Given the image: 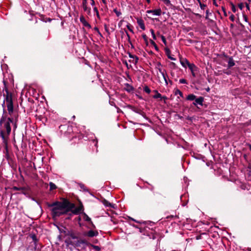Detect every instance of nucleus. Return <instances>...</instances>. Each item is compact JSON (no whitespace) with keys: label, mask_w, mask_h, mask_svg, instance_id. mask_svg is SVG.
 <instances>
[{"label":"nucleus","mask_w":251,"mask_h":251,"mask_svg":"<svg viewBox=\"0 0 251 251\" xmlns=\"http://www.w3.org/2000/svg\"><path fill=\"white\" fill-rule=\"evenodd\" d=\"M48 206L52 207L51 213L53 218L67 214L70 211L75 215L79 213L75 207V204L67 199H64L62 201H56L52 203H48Z\"/></svg>","instance_id":"1"},{"label":"nucleus","mask_w":251,"mask_h":251,"mask_svg":"<svg viewBox=\"0 0 251 251\" xmlns=\"http://www.w3.org/2000/svg\"><path fill=\"white\" fill-rule=\"evenodd\" d=\"M11 124L13 125L14 129L15 130L17 128L16 122H14L13 118L8 117L7 113H5V110L3 108V113L0 119V125L1 126L0 136L4 144L6 153H8V139L11 131Z\"/></svg>","instance_id":"2"},{"label":"nucleus","mask_w":251,"mask_h":251,"mask_svg":"<svg viewBox=\"0 0 251 251\" xmlns=\"http://www.w3.org/2000/svg\"><path fill=\"white\" fill-rule=\"evenodd\" d=\"M5 90L6 91V95H4V99L2 104V107H4L5 102H6V106L8 114L11 116L13 113V102L12 100V96L11 93H10L8 89L5 87Z\"/></svg>","instance_id":"3"},{"label":"nucleus","mask_w":251,"mask_h":251,"mask_svg":"<svg viewBox=\"0 0 251 251\" xmlns=\"http://www.w3.org/2000/svg\"><path fill=\"white\" fill-rule=\"evenodd\" d=\"M71 244L73 245L75 247H81L82 246H88L89 245L85 239H77L76 241H74L71 242Z\"/></svg>","instance_id":"4"},{"label":"nucleus","mask_w":251,"mask_h":251,"mask_svg":"<svg viewBox=\"0 0 251 251\" xmlns=\"http://www.w3.org/2000/svg\"><path fill=\"white\" fill-rule=\"evenodd\" d=\"M99 235V233L97 230H90L87 232L84 233L83 235L88 237H96Z\"/></svg>","instance_id":"5"},{"label":"nucleus","mask_w":251,"mask_h":251,"mask_svg":"<svg viewBox=\"0 0 251 251\" xmlns=\"http://www.w3.org/2000/svg\"><path fill=\"white\" fill-rule=\"evenodd\" d=\"M128 107L130 108L132 111L134 112L137 113L138 114L141 115L142 116H143L144 118L146 119V114L144 112H143L141 109H138L136 107H133L131 105H128Z\"/></svg>","instance_id":"6"},{"label":"nucleus","mask_w":251,"mask_h":251,"mask_svg":"<svg viewBox=\"0 0 251 251\" xmlns=\"http://www.w3.org/2000/svg\"><path fill=\"white\" fill-rule=\"evenodd\" d=\"M189 69L190 70L192 76L195 77L196 76V72L198 71V67L194 64L191 63L188 66Z\"/></svg>","instance_id":"7"},{"label":"nucleus","mask_w":251,"mask_h":251,"mask_svg":"<svg viewBox=\"0 0 251 251\" xmlns=\"http://www.w3.org/2000/svg\"><path fill=\"white\" fill-rule=\"evenodd\" d=\"M195 101L193 102V104L196 106H198V105L202 106L203 102L204 101V98L202 97H199L198 98H196Z\"/></svg>","instance_id":"8"},{"label":"nucleus","mask_w":251,"mask_h":251,"mask_svg":"<svg viewBox=\"0 0 251 251\" xmlns=\"http://www.w3.org/2000/svg\"><path fill=\"white\" fill-rule=\"evenodd\" d=\"M161 10L160 8L154 10H149L147 11L148 14H151L153 16H160L161 14Z\"/></svg>","instance_id":"9"},{"label":"nucleus","mask_w":251,"mask_h":251,"mask_svg":"<svg viewBox=\"0 0 251 251\" xmlns=\"http://www.w3.org/2000/svg\"><path fill=\"white\" fill-rule=\"evenodd\" d=\"M82 7L83 10L87 12L88 14H90L91 13V8L88 7L87 6V0H82Z\"/></svg>","instance_id":"10"},{"label":"nucleus","mask_w":251,"mask_h":251,"mask_svg":"<svg viewBox=\"0 0 251 251\" xmlns=\"http://www.w3.org/2000/svg\"><path fill=\"white\" fill-rule=\"evenodd\" d=\"M79 20L84 26L88 27V28H91V25L86 21L83 16L80 17Z\"/></svg>","instance_id":"11"},{"label":"nucleus","mask_w":251,"mask_h":251,"mask_svg":"<svg viewBox=\"0 0 251 251\" xmlns=\"http://www.w3.org/2000/svg\"><path fill=\"white\" fill-rule=\"evenodd\" d=\"M128 56H129V58L133 59L132 60H129V61L130 62H132V63H134L135 64H136L138 62V60H139V58L137 56L132 55L130 52L128 53Z\"/></svg>","instance_id":"12"},{"label":"nucleus","mask_w":251,"mask_h":251,"mask_svg":"<svg viewBox=\"0 0 251 251\" xmlns=\"http://www.w3.org/2000/svg\"><path fill=\"white\" fill-rule=\"evenodd\" d=\"M180 63L182 66L185 68H186L187 66L188 67L189 64H191L186 58H180Z\"/></svg>","instance_id":"13"},{"label":"nucleus","mask_w":251,"mask_h":251,"mask_svg":"<svg viewBox=\"0 0 251 251\" xmlns=\"http://www.w3.org/2000/svg\"><path fill=\"white\" fill-rule=\"evenodd\" d=\"M137 24L142 30L145 29V25L144 21L142 19H137Z\"/></svg>","instance_id":"14"},{"label":"nucleus","mask_w":251,"mask_h":251,"mask_svg":"<svg viewBox=\"0 0 251 251\" xmlns=\"http://www.w3.org/2000/svg\"><path fill=\"white\" fill-rule=\"evenodd\" d=\"M235 65L234 61L232 58V57H229V59L228 61V68H230L231 67L234 66Z\"/></svg>","instance_id":"15"},{"label":"nucleus","mask_w":251,"mask_h":251,"mask_svg":"<svg viewBox=\"0 0 251 251\" xmlns=\"http://www.w3.org/2000/svg\"><path fill=\"white\" fill-rule=\"evenodd\" d=\"M83 219L84 221L90 223L92 225V226L95 227V226L91 221V218L85 213H83Z\"/></svg>","instance_id":"16"},{"label":"nucleus","mask_w":251,"mask_h":251,"mask_svg":"<svg viewBox=\"0 0 251 251\" xmlns=\"http://www.w3.org/2000/svg\"><path fill=\"white\" fill-rule=\"evenodd\" d=\"M126 85V88H125V90L128 92H131L132 91H133L134 90V88L130 84H128V83H126L125 84Z\"/></svg>","instance_id":"17"},{"label":"nucleus","mask_w":251,"mask_h":251,"mask_svg":"<svg viewBox=\"0 0 251 251\" xmlns=\"http://www.w3.org/2000/svg\"><path fill=\"white\" fill-rule=\"evenodd\" d=\"M103 204L106 207H110L111 208H114V204L110 203L108 201L104 200L103 202Z\"/></svg>","instance_id":"18"},{"label":"nucleus","mask_w":251,"mask_h":251,"mask_svg":"<svg viewBox=\"0 0 251 251\" xmlns=\"http://www.w3.org/2000/svg\"><path fill=\"white\" fill-rule=\"evenodd\" d=\"M196 98V96L194 94H191L187 96V97H186V100H188L192 101L194 100Z\"/></svg>","instance_id":"19"},{"label":"nucleus","mask_w":251,"mask_h":251,"mask_svg":"<svg viewBox=\"0 0 251 251\" xmlns=\"http://www.w3.org/2000/svg\"><path fill=\"white\" fill-rule=\"evenodd\" d=\"M162 76L164 80V81H165V85L167 86L168 85V79H167V78L168 77V76L166 73V72H165V73H162Z\"/></svg>","instance_id":"20"},{"label":"nucleus","mask_w":251,"mask_h":251,"mask_svg":"<svg viewBox=\"0 0 251 251\" xmlns=\"http://www.w3.org/2000/svg\"><path fill=\"white\" fill-rule=\"evenodd\" d=\"M50 190L52 191L57 188L56 185L52 182L49 183Z\"/></svg>","instance_id":"21"},{"label":"nucleus","mask_w":251,"mask_h":251,"mask_svg":"<svg viewBox=\"0 0 251 251\" xmlns=\"http://www.w3.org/2000/svg\"><path fill=\"white\" fill-rule=\"evenodd\" d=\"M154 92L156 93V94L153 96V98L154 99L162 98V95L157 90H154Z\"/></svg>","instance_id":"22"},{"label":"nucleus","mask_w":251,"mask_h":251,"mask_svg":"<svg viewBox=\"0 0 251 251\" xmlns=\"http://www.w3.org/2000/svg\"><path fill=\"white\" fill-rule=\"evenodd\" d=\"M174 94L175 95H179L180 97H183V93L178 89L175 90Z\"/></svg>","instance_id":"23"},{"label":"nucleus","mask_w":251,"mask_h":251,"mask_svg":"<svg viewBox=\"0 0 251 251\" xmlns=\"http://www.w3.org/2000/svg\"><path fill=\"white\" fill-rule=\"evenodd\" d=\"M89 246L92 247L94 249H95L97 251H100V248L98 246L94 245L89 243Z\"/></svg>","instance_id":"24"},{"label":"nucleus","mask_w":251,"mask_h":251,"mask_svg":"<svg viewBox=\"0 0 251 251\" xmlns=\"http://www.w3.org/2000/svg\"><path fill=\"white\" fill-rule=\"evenodd\" d=\"M70 236L71 237V239H78V237L76 235V234L75 233H72L70 234Z\"/></svg>","instance_id":"25"},{"label":"nucleus","mask_w":251,"mask_h":251,"mask_svg":"<svg viewBox=\"0 0 251 251\" xmlns=\"http://www.w3.org/2000/svg\"><path fill=\"white\" fill-rule=\"evenodd\" d=\"M79 186L80 188L82 189L84 191L88 192V190L86 188L85 185L82 183H79Z\"/></svg>","instance_id":"26"},{"label":"nucleus","mask_w":251,"mask_h":251,"mask_svg":"<svg viewBox=\"0 0 251 251\" xmlns=\"http://www.w3.org/2000/svg\"><path fill=\"white\" fill-rule=\"evenodd\" d=\"M143 90L147 93L150 94L151 92V89L149 88V87L147 86H145L143 88Z\"/></svg>","instance_id":"27"},{"label":"nucleus","mask_w":251,"mask_h":251,"mask_svg":"<svg viewBox=\"0 0 251 251\" xmlns=\"http://www.w3.org/2000/svg\"><path fill=\"white\" fill-rule=\"evenodd\" d=\"M150 42H151V44L154 46L155 49L156 50H158V48L157 46L155 44V43L153 40H151Z\"/></svg>","instance_id":"28"},{"label":"nucleus","mask_w":251,"mask_h":251,"mask_svg":"<svg viewBox=\"0 0 251 251\" xmlns=\"http://www.w3.org/2000/svg\"><path fill=\"white\" fill-rule=\"evenodd\" d=\"M198 0L199 1V4H200V6L201 8V9H202V10H204L205 7L206 6V5L205 4H202L200 0Z\"/></svg>","instance_id":"29"},{"label":"nucleus","mask_w":251,"mask_h":251,"mask_svg":"<svg viewBox=\"0 0 251 251\" xmlns=\"http://www.w3.org/2000/svg\"><path fill=\"white\" fill-rule=\"evenodd\" d=\"M150 32L151 34V36H152V38L154 39V40H156V36L155 35V33H154V30L152 29H150Z\"/></svg>","instance_id":"30"},{"label":"nucleus","mask_w":251,"mask_h":251,"mask_svg":"<svg viewBox=\"0 0 251 251\" xmlns=\"http://www.w3.org/2000/svg\"><path fill=\"white\" fill-rule=\"evenodd\" d=\"M31 237L32 240L36 243L38 241L36 236L35 234L31 235Z\"/></svg>","instance_id":"31"},{"label":"nucleus","mask_w":251,"mask_h":251,"mask_svg":"<svg viewBox=\"0 0 251 251\" xmlns=\"http://www.w3.org/2000/svg\"><path fill=\"white\" fill-rule=\"evenodd\" d=\"M160 37H161L162 41L163 42V43L165 45H167V41H166V38H165V36L162 35H160Z\"/></svg>","instance_id":"32"},{"label":"nucleus","mask_w":251,"mask_h":251,"mask_svg":"<svg viewBox=\"0 0 251 251\" xmlns=\"http://www.w3.org/2000/svg\"><path fill=\"white\" fill-rule=\"evenodd\" d=\"M179 83H181V84H188L187 81L184 78L180 79L179 80Z\"/></svg>","instance_id":"33"},{"label":"nucleus","mask_w":251,"mask_h":251,"mask_svg":"<svg viewBox=\"0 0 251 251\" xmlns=\"http://www.w3.org/2000/svg\"><path fill=\"white\" fill-rule=\"evenodd\" d=\"M113 11L117 17H119L122 14V13L120 11H118L116 9H114Z\"/></svg>","instance_id":"34"},{"label":"nucleus","mask_w":251,"mask_h":251,"mask_svg":"<svg viewBox=\"0 0 251 251\" xmlns=\"http://www.w3.org/2000/svg\"><path fill=\"white\" fill-rule=\"evenodd\" d=\"M156 68L158 70V71L159 72L161 75L162 73H165V72H166V70H162L161 68H158L157 67H156Z\"/></svg>","instance_id":"35"},{"label":"nucleus","mask_w":251,"mask_h":251,"mask_svg":"<svg viewBox=\"0 0 251 251\" xmlns=\"http://www.w3.org/2000/svg\"><path fill=\"white\" fill-rule=\"evenodd\" d=\"M76 208L79 211V213L83 210V207L82 204H81L79 206L76 207Z\"/></svg>","instance_id":"36"},{"label":"nucleus","mask_w":251,"mask_h":251,"mask_svg":"<svg viewBox=\"0 0 251 251\" xmlns=\"http://www.w3.org/2000/svg\"><path fill=\"white\" fill-rule=\"evenodd\" d=\"M126 27L127 28V29L131 32L133 33V31L132 30V29L131 28V25L130 24H127L126 25Z\"/></svg>","instance_id":"37"},{"label":"nucleus","mask_w":251,"mask_h":251,"mask_svg":"<svg viewBox=\"0 0 251 251\" xmlns=\"http://www.w3.org/2000/svg\"><path fill=\"white\" fill-rule=\"evenodd\" d=\"M126 36H127V38H128V41H129V42L130 44H131V41H130V36H129V35L128 33L127 32V31H126ZM131 45L132 47H133V45H132V44H131Z\"/></svg>","instance_id":"38"},{"label":"nucleus","mask_w":251,"mask_h":251,"mask_svg":"<svg viewBox=\"0 0 251 251\" xmlns=\"http://www.w3.org/2000/svg\"><path fill=\"white\" fill-rule=\"evenodd\" d=\"M229 19L232 21V22H234V19H235V17L234 16V15L233 14H231V15L229 17Z\"/></svg>","instance_id":"39"},{"label":"nucleus","mask_w":251,"mask_h":251,"mask_svg":"<svg viewBox=\"0 0 251 251\" xmlns=\"http://www.w3.org/2000/svg\"><path fill=\"white\" fill-rule=\"evenodd\" d=\"M222 10H223V12L224 13V15L225 16H227V14H226V8L222 6Z\"/></svg>","instance_id":"40"},{"label":"nucleus","mask_w":251,"mask_h":251,"mask_svg":"<svg viewBox=\"0 0 251 251\" xmlns=\"http://www.w3.org/2000/svg\"><path fill=\"white\" fill-rule=\"evenodd\" d=\"M170 65L173 68L175 69L176 67V63L174 62H171Z\"/></svg>","instance_id":"41"},{"label":"nucleus","mask_w":251,"mask_h":251,"mask_svg":"<svg viewBox=\"0 0 251 251\" xmlns=\"http://www.w3.org/2000/svg\"><path fill=\"white\" fill-rule=\"evenodd\" d=\"M238 7L239 8L241 9V10H242V9L244 7V5H243V4L242 3H240L238 4Z\"/></svg>","instance_id":"42"},{"label":"nucleus","mask_w":251,"mask_h":251,"mask_svg":"<svg viewBox=\"0 0 251 251\" xmlns=\"http://www.w3.org/2000/svg\"><path fill=\"white\" fill-rule=\"evenodd\" d=\"M231 9H232V11L233 12H236V7L235 6L233 5V4H232V7H231Z\"/></svg>","instance_id":"43"},{"label":"nucleus","mask_w":251,"mask_h":251,"mask_svg":"<svg viewBox=\"0 0 251 251\" xmlns=\"http://www.w3.org/2000/svg\"><path fill=\"white\" fill-rule=\"evenodd\" d=\"M168 57L169 59H170L171 60H174V61H175V60H176V58H174V57H173L171 56V55H168Z\"/></svg>","instance_id":"44"},{"label":"nucleus","mask_w":251,"mask_h":251,"mask_svg":"<svg viewBox=\"0 0 251 251\" xmlns=\"http://www.w3.org/2000/svg\"><path fill=\"white\" fill-rule=\"evenodd\" d=\"M142 37L145 41H147V37L146 34H143Z\"/></svg>","instance_id":"45"},{"label":"nucleus","mask_w":251,"mask_h":251,"mask_svg":"<svg viewBox=\"0 0 251 251\" xmlns=\"http://www.w3.org/2000/svg\"><path fill=\"white\" fill-rule=\"evenodd\" d=\"M14 189L15 190H20L23 189V188L14 187Z\"/></svg>","instance_id":"46"},{"label":"nucleus","mask_w":251,"mask_h":251,"mask_svg":"<svg viewBox=\"0 0 251 251\" xmlns=\"http://www.w3.org/2000/svg\"><path fill=\"white\" fill-rule=\"evenodd\" d=\"M162 66V65L160 62H157L156 65V67H157L158 68H160V67Z\"/></svg>","instance_id":"47"},{"label":"nucleus","mask_w":251,"mask_h":251,"mask_svg":"<svg viewBox=\"0 0 251 251\" xmlns=\"http://www.w3.org/2000/svg\"><path fill=\"white\" fill-rule=\"evenodd\" d=\"M213 4L216 7L218 6V5L216 2V0H213Z\"/></svg>","instance_id":"48"},{"label":"nucleus","mask_w":251,"mask_h":251,"mask_svg":"<svg viewBox=\"0 0 251 251\" xmlns=\"http://www.w3.org/2000/svg\"><path fill=\"white\" fill-rule=\"evenodd\" d=\"M243 18H244V21L246 22H248V18L245 15H244L243 16Z\"/></svg>","instance_id":"49"},{"label":"nucleus","mask_w":251,"mask_h":251,"mask_svg":"<svg viewBox=\"0 0 251 251\" xmlns=\"http://www.w3.org/2000/svg\"><path fill=\"white\" fill-rule=\"evenodd\" d=\"M91 0L90 4L92 6H94L95 5V1L94 0Z\"/></svg>","instance_id":"50"},{"label":"nucleus","mask_w":251,"mask_h":251,"mask_svg":"<svg viewBox=\"0 0 251 251\" xmlns=\"http://www.w3.org/2000/svg\"><path fill=\"white\" fill-rule=\"evenodd\" d=\"M93 10H94V11L96 13L99 12V11H98V9H97V8L96 7H94V9H93Z\"/></svg>","instance_id":"51"},{"label":"nucleus","mask_w":251,"mask_h":251,"mask_svg":"<svg viewBox=\"0 0 251 251\" xmlns=\"http://www.w3.org/2000/svg\"><path fill=\"white\" fill-rule=\"evenodd\" d=\"M201 235L197 236L196 237V240H200V239H201Z\"/></svg>","instance_id":"52"},{"label":"nucleus","mask_w":251,"mask_h":251,"mask_svg":"<svg viewBox=\"0 0 251 251\" xmlns=\"http://www.w3.org/2000/svg\"><path fill=\"white\" fill-rule=\"evenodd\" d=\"M165 2L166 4H168L170 3V1L169 0H165Z\"/></svg>","instance_id":"53"},{"label":"nucleus","mask_w":251,"mask_h":251,"mask_svg":"<svg viewBox=\"0 0 251 251\" xmlns=\"http://www.w3.org/2000/svg\"><path fill=\"white\" fill-rule=\"evenodd\" d=\"M161 99H163L164 100H166L167 99V98L166 96H162V98H161Z\"/></svg>","instance_id":"54"},{"label":"nucleus","mask_w":251,"mask_h":251,"mask_svg":"<svg viewBox=\"0 0 251 251\" xmlns=\"http://www.w3.org/2000/svg\"><path fill=\"white\" fill-rule=\"evenodd\" d=\"M130 218V220H132V221H134V222H135L136 223H139L138 221H136V220H135V219H133L132 218Z\"/></svg>","instance_id":"55"},{"label":"nucleus","mask_w":251,"mask_h":251,"mask_svg":"<svg viewBox=\"0 0 251 251\" xmlns=\"http://www.w3.org/2000/svg\"><path fill=\"white\" fill-rule=\"evenodd\" d=\"M93 143L95 144V146L96 147H97V143H98V141H96V142H95V141L94 140V141H93Z\"/></svg>","instance_id":"56"},{"label":"nucleus","mask_w":251,"mask_h":251,"mask_svg":"<svg viewBox=\"0 0 251 251\" xmlns=\"http://www.w3.org/2000/svg\"><path fill=\"white\" fill-rule=\"evenodd\" d=\"M94 29L97 31V32L99 31V30L97 27H95Z\"/></svg>","instance_id":"57"},{"label":"nucleus","mask_w":251,"mask_h":251,"mask_svg":"<svg viewBox=\"0 0 251 251\" xmlns=\"http://www.w3.org/2000/svg\"><path fill=\"white\" fill-rule=\"evenodd\" d=\"M65 126H65V125H64V126H62V125H61V126H59V128H60V129H61L62 128H64V127H65Z\"/></svg>","instance_id":"58"},{"label":"nucleus","mask_w":251,"mask_h":251,"mask_svg":"<svg viewBox=\"0 0 251 251\" xmlns=\"http://www.w3.org/2000/svg\"><path fill=\"white\" fill-rule=\"evenodd\" d=\"M208 12H209V10H206V16H207V15H208ZM206 18H207V17H206Z\"/></svg>","instance_id":"59"},{"label":"nucleus","mask_w":251,"mask_h":251,"mask_svg":"<svg viewBox=\"0 0 251 251\" xmlns=\"http://www.w3.org/2000/svg\"><path fill=\"white\" fill-rule=\"evenodd\" d=\"M105 29L106 31L108 32V29L106 27V25H105Z\"/></svg>","instance_id":"60"},{"label":"nucleus","mask_w":251,"mask_h":251,"mask_svg":"<svg viewBox=\"0 0 251 251\" xmlns=\"http://www.w3.org/2000/svg\"><path fill=\"white\" fill-rule=\"evenodd\" d=\"M96 15H97V16L98 18H100V15H99V12L96 13Z\"/></svg>","instance_id":"61"},{"label":"nucleus","mask_w":251,"mask_h":251,"mask_svg":"<svg viewBox=\"0 0 251 251\" xmlns=\"http://www.w3.org/2000/svg\"><path fill=\"white\" fill-rule=\"evenodd\" d=\"M98 34H99V35L100 36V37H102V34H101V33L100 32V31L99 32H98Z\"/></svg>","instance_id":"62"},{"label":"nucleus","mask_w":251,"mask_h":251,"mask_svg":"<svg viewBox=\"0 0 251 251\" xmlns=\"http://www.w3.org/2000/svg\"><path fill=\"white\" fill-rule=\"evenodd\" d=\"M205 90L207 92H209L210 91V88L208 87L206 89H205Z\"/></svg>","instance_id":"63"},{"label":"nucleus","mask_w":251,"mask_h":251,"mask_svg":"<svg viewBox=\"0 0 251 251\" xmlns=\"http://www.w3.org/2000/svg\"><path fill=\"white\" fill-rule=\"evenodd\" d=\"M123 21H121L119 23V26H120V25L122 24Z\"/></svg>","instance_id":"64"}]
</instances>
